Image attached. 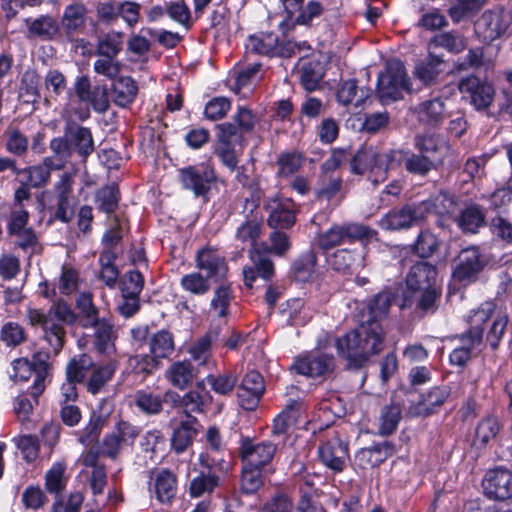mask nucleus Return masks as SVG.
<instances>
[{
	"mask_svg": "<svg viewBox=\"0 0 512 512\" xmlns=\"http://www.w3.org/2000/svg\"><path fill=\"white\" fill-rule=\"evenodd\" d=\"M244 213L245 219L237 228L235 238L252 245L250 259L253 266L243 269L244 283L248 288H252L257 277L268 280L274 272V266L272 261L260 251L261 245L256 243L261 234L263 220L259 205L254 200L245 199Z\"/></svg>",
	"mask_w": 512,
	"mask_h": 512,
	"instance_id": "1",
	"label": "nucleus"
},
{
	"mask_svg": "<svg viewBox=\"0 0 512 512\" xmlns=\"http://www.w3.org/2000/svg\"><path fill=\"white\" fill-rule=\"evenodd\" d=\"M335 347L338 355L347 360L349 368H360L370 356L383 350V328L361 323L357 329L335 338Z\"/></svg>",
	"mask_w": 512,
	"mask_h": 512,
	"instance_id": "2",
	"label": "nucleus"
},
{
	"mask_svg": "<svg viewBox=\"0 0 512 512\" xmlns=\"http://www.w3.org/2000/svg\"><path fill=\"white\" fill-rule=\"evenodd\" d=\"M26 318L31 326L42 328L43 339L53 356L60 353L65 343L66 331L63 324H73L77 319L71 307L63 300L57 301L47 313L40 309L28 308Z\"/></svg>",
	"mask_w": 512,
	"mask_h": 512,
	"instance_id": "3",
	"label": "nucleus"
},
{
	"mask_svg": "<svg viewBox=\"0 0 512 512\" xmlns=\"http://www.w3.org/2000/svg\"><path fill=\"white\" fill-rule=\"evenodd\" d=\"M52 355L51 349L47 352H37L33 355L32 360L26 358L15 359L12 362V372L10 377L15 381H27L32 374H35L31 395L37 402L38 397L45 389V379L48 376L49 364L48 359Z\"/></svg>",
	"mask_w": 512,
	"mask_h": 512,
	"instance_id": "4",
	"label": "nucleus"
},
{
	"mask_svg": "<svg viewBox=\"0 0 512 512\" xmlns=\"http://www.w3.org/2000/svg\"><path fill=\"white\" fill-rule=\"evenodd\" d=\"M389 152L380 154L374 147L359 149L350 159V171L356 175L368 172V178L373 184H379L387 179L391 169Z\"/></svg>",
	"mask_w": 512,
	"mask_h": 512,
	"instance_id": "5",
	"label": "nucleus"
},
{
	"mask_svg": "<svg viewBox=\"0 0 512 512\" xmlns=\"http://www.w3.org/2000/svg\"><path fill=\"white\" fill-rule=\"evenodd\" d=\"M374 235L373 229L362 224H334L318 235L317 244L321 249L329 250L346 242L367 241Z\"/></svg>",
	"mask_w": 512,
	"mask_h": 512,
	"instance_id": "6",
	"label": "nucleus"
},
{
	"mask_svg": "<svg viewBox=\"0 0 512 512\" xmlns=\"http://www.w3.org/2000/svg\"><path fill=\"white\" fill-rule=\"evenodd\" d=\"M409 80L404 64L400 60H390L385 72L378 76L377 93L383 102L402 97L403 91H410Z\"/></svg>",
	"mask_w": 512,
	"mask_h": 512,
	"instance_id": "7",
	"label": "nucleus"
},
{
	"mask_svg": "<svg viewBox=\"0 0 512 512\" xmlns=\"http://www.w3.org/2000/svg\"><path fill=\"white\" fill-rule=\"evenodd\" d=\"M140 434V428L127 422L119 421L113 431L104 436L101 442V454L112 460H116L125 446H133Z\"/></svg>",
	"mask_w": 512,
	"mask_h": 512,
	"instance_id": "8",
	"label": "nucleus"
},
{
	"mask_svg": "<svg viewBox=\"0 0 512 512\" xmlns=\"http://www.w3.org/2000/svg\"><path fill=\"white\" fill-rule=\"evenodd\" d=\"M178 174L183 188L193 192L196 197L206 195L216 179L214 169L208 163L181 168Z\"/></svg>",
	"mask_w": 512,
	"mask_h": 512,
	"instance_id": "9",
	"label": "nucleus"
},
{
	"mask_svg": "<svg viewBox=\"0 0 512 512\" xmlns=\"http://www.w3.org/2000/svg\"><path fill=\"white\" fill-rule=\"evenodd\" d=\"M493 310L494 303L492 301H485L468 315L467 322L469 329L467 332L461 334L459 339L461 341L460 347H469V354H472V351L482 342L483 326L486 324Z\"/></svg>",
	"mask_w": 512,
	"mask_h": 512,
	"instance_id": "10",
	"label": "nucleus"
},
{
	"mask_svg": "<svg viewBox=\"0 0 512 512\" xmlns=\"http://www.w3.org/2000/svg\"><path fill=\"white\" fill-rule=\"evenodd\" d=\"M292 368L300 375L307 377H323L332 374L335 369L333 355L311 351L297 357Z\"/></svg>",
	"mask_w": 512,
	"mask_h": 512,
	"instance_id": "11",
	"label": "nucleus"
},
{
	"mask_svg": "<svg viewBox=\"0 0 512 512\" xmlns=\"http://www.w3.org/2000/svg\"><path fill=\"white\" fill-rule=\"evenodd\" d=\"M418 207H421L423 218L426 213L438 216L437 224L441 228L448 227L449 221L455 218L458 211L455 196L447 191H439L437 194L431 195L428 199L422 201Z\"/></svg>",
	"mask_w": 512,
	"mask_h": 512,
	"instance_id": "12",
	"label": "nucleus"
},
{
	"mask_svg": "<svg viewBox=\"0 0 512 512\" xmlns=\"http://www.w3.org/2000/svg\"><path fill=\"white\" fill-rule=\"evenodd\" d=\"M388 159L391 161V169L396 168L403 162L405 170L409 174L420 177H426L438 166L436 159L410 150H391Z\"/></svg>",
	"mask_w": 512,
	"mask_h": 512,
	"instance_id": "13",
	"label": "nucleus"
},
{
	"mask_svg": "<svg viewBox=\"0 0 512 512\" xmlns=\"http://www.w3.org/2000/svg\"><path fill=\"white\" fill-rule=\"evenodd\" d=\"M511 15L504 10L485 11L475 23V31L484 41H493L505 33L511 24Z\"/></svg>",
	"mask_w": 512,
	"mask_h": 512,
	"instance_id": "14",
	"label": "nucleus"
},
{
	"mask_svg": "<svg viewBox=\"0 0 512 512\" xmlns=\"http://www.w3.org/2000/svg\"><path fill=\"white\" fill-rule=\"evenodd\" d=\"M487 497L494 500H507L512 497V471L507 468L489 470L482 481Z\"/></svg>",
	"mask_w": 512,
	"mask_h": 512,
	"instance_id": "15",
	"label": "nucleus"
},
{
	"mask_svg": "<svg viewBox=\"0 0 512 512\" xmlns=\"http://www.w3.org/2000/svg\"><path fill=\"white\" fill-rule=\"evenodd\" d=\"M328 265L336 272L343 274L354 273L366 266L365 247L337 249L329 255Z\"/></svg>",
	"mask_w": 512,
	"mask_h": 512,
	"instance_id": "16",
	"label": "nucleus"
},
{
	"mask_svg": "<svg viewBox=\"0 0 512 512\" xmlns=\"http://www.w3.org/2000/svg\"><path fill=\"white\" fill-rule=\"evenodd\" d=\"M421 220H423L421 207L405 205L388 211L379 220V226L384 230L396 231L408 229Z\"/></svg>",
	"mask_w": 512,
	"mask_h": 512,
	"instance_id": "17",
	"label": "nucleus"
},
{
	"mask_svg": "<svg viewBox=\"0 0 512 512\" xmlns=\"http://www.w3.org/2000/svg\"><path fill=\"white\" fill-rule=\"evenodd\" d=\"M276 449L271 441L254 443L246 438L241 442L239 453L244 463L262 469L272 461Z\"/></svg>",
	"mask_w": 512,
	"mask_h": 512,
	"instance_id": "18",
	"label": "nucleus"
},
{
	"mask_svg": "<svg viewBox=\"0 0 512 512\" xmlns=\"http://www.w3.org/2000/svg\"><path fill=\"white\" fill-rule=\"evenodd\" d=\"M484 264L477 247H467L460 251L453 269V277L460 282H472L477 278Z\"/></svg>",
	"mask_w": 512,
	"mask_h": 512,
	"instance_id": "19",
	"label": "nucleus"
},
{
	"mask_svg": "<svg viewBox=\"0 0 512 512\" xmlns=\"http://www.w3.org/2000/svg\"><path fill=\"white\" fill-rule=\"evenodd\" d=\"M459 90L462 94L470 97L471 103L478 110L489 107L495 94L491 84L482 82L475 76L462 79L459 83Z\"/></svg>",
	"mask_w": 512,
	"mask_h": 512,
	"instance_id": "20",
	"label": "nucleus"
},
{
	"mask_svg": "<svg viewBox=\"0 0 512 512\" xmlns=\"http://www.w3.org/2000/svg\"><path fill=\"white\" fill-rule=\"evenodd\" d=\"M266 208L269 211L268 224L270 227L288 229L294 225L296 207L290 198L271 199Z\"/></svg>",
	"mask_w": 512,
	"mask_h": 512,
	"instance_id": "21",
	"label": "nucleus"
},
{
	"mask_svg": "<svg viewBox=\"0 0 512 512\" xmlns=\"http://www.w3.org/2000/svg\"><path fill=\"white\" fill-rule=\"evenodd\" d=\"M75 93L80 101L90 104L96 112H105L109 107L107 90L101 86H91L86 76L78 77Z\"/></svg>",
	"mask_w": 512,
	"mask_h": 512,
	"instance_id": "22",
	"label": "nucleus"
},
{
	"mask_svg": "<svg viewBox=\"0 0 512 512\" xmlns=\"http://www.w3.org/2000/svg\"><path fill=\"white\" fill-rule=\"evenodd\" d=\"M64 134L68 137L71 147L79 156L87 158L94 150V140L89 128L68 119L64 126Z\"/></svg>",
	"mask_w": 512,
	"mask_h": 512,
	"instance_id": "23",
	"label": "nucleus"
},
{
	"mask_svg": "<svg viewBox=\"0 0 512 512\" xmlns=\"http://www.w3.org/2000/svg\"><path fill=\"white\" fill-rule=\"evenodd\" d=\"M413 145L420 154L436 159L438 165L443 163L444 155L448 149L445 139L431 132L416 134Z\"/></svg>",
	"mask_w": 512,
	"mask_h": 512,
	"instance_id": "24",
	"label": "nucleus"
},
{
	"mask_svg": "<svg viewBox=\"0 0 512 512\" xmlns=\"http://www.w3.org/2000/svg\"><path fill=\"white\" fill-rule=\"evenodd\" d=\"M437 270L427 262L414 264L406 277L408 290L412 292L436 286Z\"/></svg>",
	"mask_w": 512,
	"mask_h": 512,
	"instance_id": "25",
	"label": "nucleus"
},
{
	"mask_svg": "<svg viewBox=\"0 0 512 512\" xmlns=\"http://www.w3.org/2000/svg\"><path fill=\"white\" fill-rule=\"evenodd\" d=\"M149 489L160 503L168 504L176 494V478L167 469L154 471L151 473Z\"/></svg>",
	"mask_w": 512,
	"mask_h": 512,
	"instance_id": "26",
	"label": "nucleus"
},
{
	"mask_svg": "<svg viewBox=\"0 0 512 512\" xmlns=\"http://www.w3.org/2000/svg\"><path fill=\"white\" fill-rule=\"evenodd\" d=\"M445 62L442 56L435 55L431 51L428 55L415 63L413 75L422 84L430 86L434 84L443 73Z\"/></svg>",
	"mask_w": 512,
	"mask_h": 512,
	"instance_id": "27",
	"label": "nucleus"
},
{
	"mask_svg": "<svg viewBox=\"0 0 512 512\" xmlns=\"http://www.w3.org/2000/svg\"><path fill=\"white\" fill-rule=\"evenodd\" d=\"M197 267L206 272L207 278L215 281L225 277L227 273V265L224 257L216 250L204 248L198 251L196 256Z\"/></svg>",
	"mask_w": 512,
	"mask_h": 512,
	"instance_id": "28",
	"label": "nucleus"
},
{
	"mask_svg": "<svg viewBox=\"0 0 512 512\" xmlns=\"http://www.w3.org/2000/svg\"><path fill=\"white\" fill-rule=\"evenodd\" d=\"M449 396L450 389L447 386L434 387L410 406L409 413L413 416L430 415L436 408L443 405Z\"/></svg>",
	"mask_w": 512,
	"mask_h": 512,
	"instance_id": "29",
	"label": "nucleus"
},
{
	"mask_svg": "<svg viewBox=\"0 0 512 512\" xmlns=\"http://www.w3.org/2000/svg\"><path fill=\"white\" fill-rule=\"evenodd\" d=\"M322 463L335 472H341L348 458L346 445L340 441L328 442L319 447L318 450Z\"/></svg>",
	"mask_w": 512,
	"mask_h": 512,
	"instance_id": "30",
	"label": "nucleus"
},
{
	"mask_svg": "<svg viewBox=\"0 0 512 512\" xmlns=\"http://www.w3.org/2000/svg\"><path fill=\"white\" fill-rule=\"evenodd\" d=\"M199 423L191 415H186V419L180 422V425L174 429L171 437L172 448L177 453L184 452L193 442L197 435Z\"/></svg>",
	"mask_w": 512,
	"mask_h": 512,
	"instance_id": "31",
	"label": "nucleus"
},
{
	"mask_svg": "<svg viewBox=\"0 0 512 512\" xmlns=\"http://www.w3.org/2000/svg\"><path fill=\"white\" fill-rule=\"evenodd\" d=\"M9 236L13 238L14 248L22 251L27 256L28 261L33 256L41 255L44 250L39 235L32 227L14 232Z\"/></svg>",
	"mask_w": 512,
	"mask_h": 512,
	"instance_id": "32",
	"label": "nucleus"
},
{
	"mask_svg": "<svg viewBox=\"0 0 512 512\" xmlns=\"http://www.w3.org/2000/svg\"><path fill=\"white\" fill-rule=\"evenodd\" d=\"M87 13V7L80 0H74L67 5L61 19L66 33L70 35L82 31L85 27Z\"/></svg>",
	"mask_w": 512,
	"mask_h": 512,
	"instance_id": "33",
	"label": "nucleus"
},
{
	"mask_svg": "<svg viewBox=\"0 0 512 512\" xmlns=\"http://www.w3.org/2000/svg\"><path fill=\"white\" fill-rule=\"evenodd\" d=\"M393 300V295L388 291H382L370 300L367 306V316L362 324L372 326L376 324L382 327L381 321L386 318Z\"/></svg>",
	"mask_w": 512,
	"mask_h": 512,
	"instance_id": "34",
	"label": "nucleus"
},
{
	"mask_svg": "<svg viewBox=\"0 0 512 512\" xmlns=\"http://www.w3.org/2000/svg\"><path fill=\"white\" fill-rule=\"evenodd\" d=\"M94 328V346L99 353L109 354L114 350L116 332L114 325L106 318H101L92 324Z\"/></svg>",
	"mask_w": 512,
	"mask_h": 512,
	"instance_id": "35",
	"label": "nucleus"
},
{
	"mask_svg": "<svg viewBox=\"0 0 512 512\" xmlns=\"http://www.w3.org/2000/svg\"><path fill=\"white\" fill-rule=\"evenodd\" d=\"M411 299L406 298L401 308L415 303L416 308L423 313H434L437 309V301L441 296V290L436 286L412 292Z\"/></svg>",
	"mask_w": 512,
	"mask_h": 512,
	"instance_id": "36",
	"label": "nucleus"
},
{
	"mask_svg": "<svg viewBox=\"0 0 512 512\" xmlns=\"http://www.w3.org/2000/svg\"><path fill=\"white\" fill-rule=\"evenodd\" d=\"M298 416V402L290 399L285 408L274 418L272 435L274 437L285 436L288 430L297 422Z\"/></svg>",
	"mask_w": 512,
	"mask_h": 512,
	"instance_id": "37",
	"label": "nucleus"
},
{
	"mask_svg": "<svg viewBox=\"0 0 512 512\" xmlns=\"http://www.w3.org/2000/svg\"><path fill=\"white\" fill-rule=\"evenodd\" d=\"M168 382L178 388L185 389L193 380L194 372L189 361H176L165 371Z\"/></svg>",
	"mask_w": 512,
	"mask_h": 512,
	"instance_id": "38",
	"label": "nucleus"
},
{
	"mask_svg": "<svg viewBox=\"0 0 512 512\" xmlns=\"http://www.w3.org/2000/svg\"><path fill=\"white\" fill-rule=\"evenodd\" d=\"M4 146L8 153L22 157L29 149L28 137L17 127L9 125L3 133Z\"/></svg>",
	"mask_w": 512,
	"mask_h": 512,
	"instance_id": "39",
	"label": "nucleus"
},
{
	"mask_svg": "<svg viewBox=\"0 0 512 512\" xmlns=\"http://www.w3.org/2000/svg\"><path fill=\"white\" fill-rule=\"evenodd\" d=\"M369 96L365 88H358L355 80H347L341 83L337 91V100L344 106L353 105L359 107Z\"/></svg>",
	"mask_w": 512,
	"mask_h": 512,
	"instance_id": "40",
	"label": "nucleus"
},
{
	"mask_svg": "<svg viewBox=\"0 0 512 512\" xmlns=\"http://www.w3.org/2000/svg\"><path fill=\"white\" fill-rule=\"evenodd\" d=\"M137 91V84L131 77L118 78L112 87L115 104L120 107L128 106L135 100Z\"/></svg>",
	"mask_w": 512,
	"mask_h": 512,
	"instance_id": "41",
	"label": "nucleus"
},
{
	"mask_svg": "<svg viewBox=\"0 0 512 512\" xmlns=\"http://www.w3.org/2000/svg\"><path fill=\"white\" fill-rule=\"evenodd\" d=\"M278 36L275 33H260L248 38L245 47L248 52L256 54L275 56Z\"/></svg>",
	"mask_w": 512,
	"mask_h": 512,
	"instance_id": "42",
	"label": "nucleus"
},
{
	"mask_svg": "<svg viewBox=\"0 0 512 512\" xmlns=\"http://www.w3.org/2000/svg\"><path fill=\"white\" fill-rule=\"evenodd\" d=\"M420 121L436 125L444 119L445 104L441 98L426 100L416 109Z\"/></svg>",
	"mask_w": 512,
	"mask_h": 512,
	"instance_id": "43",
	"label": "nucleus"
},
{
	"mask_svg": "<svg viewBox=\"0 0 512 512\" xmlns=\"http://www.w3.org/2000/svg\"><path fill=\"white\" fill-rule=\"evenodd\" d=\"M67 465L63 461L52 464L45 474V488L49 493L57 497L66 488L68 477L66 476Z\"/></svg>",
	"mask_w": 512,
	"mask_h": 512,
	"instance_id": "44",
	"label": "nucleus"
},
{
	"mask_svg": "<svg viewBox=\"0 0 512 512\" xmlns=\"http://www.w3.org/2000/svg\"><path fill=\"white\" fill-rule=\"evenodd\" d=\"M465 38L458 32L448 31L436 34L429 42V50L443 48L450 53H460L465 49Z\"/></svg>",
	"mask_w": 512,
	"mask_h": 512,
	"instance_id": "45",
	"label": "nucleus"
},
{
	"mask_svg": "<svg viewBox=\"0 0 512 512\" xmlns=\"http://www.w3.org/2000/svg\"><path fill=\"white\" fill-rule=\"evenodd\" d=\"M391 454V445L384 442L359 450L356 453V459L361 463V465H370L374 467L380 465Z\"/></svg>",
	"mask_w": 512,
	"mask_h": 512,
	"instance_id": "46",
	"label": "nucleus"
},
{
	"mask_svg": "<svg viewBox=\"0 0 512 512\" xmlns=\"http://www.w3.org/2000/svg\"><path fill=\"white\" fill-rule=\"evenodd\" d=\"M133 403L140 412L146 415H158L163 410L162 397L143 389L135 392Z\"/></svg>",
	"mask_w": 512,
	"mask_h": 512,
	"instance_id": "47",
	"label": "nucleus"
},
{
	"mask_svg": "<svg viewBox=\"0 0 512 512\" xmlns=\"http://www.w3.org/2000/svg\"><path fill=\"white\" fill-rule=\"evenodd\" d=\"M501 429L499 420L496 417L488 416L483 418L476 426L473 443L477 447L486 446L494 440Z\"/></svg>",
	"mask_w": 512,
	"mask_h": 512,
	"instance_id": "48",
	"label": "nucleus"
},
{
	"mask_svg": "<svg viewBox=\"0 0 512 512\" xmlns=\"http://www.w3.org/2000/svg\"><path fill=\"white\" fill-rule=\"evenodd\" d=\"M116 371V363L110 361L93 369L87 382V390L95 395L102 391L105 385L112 379Z\"/></svg>",
	"mask_w": 512,
	"mask_h": 512,
	"instance_id": "49",
	"label": "nucleus"
},
{
	"mask_svg": "<svg viewBox=\"0 0 512 512\" xmlns=\"http://www.w3.org/2000/svg\"><path fill=\"white\" fill-rule=\"evenodd\" d=\"M206 381L214 393L222 396H228L234 391L238 382V377L236 373L226 371L219 374H209L206 377Z\"/></svg>",
	"mask_w": 512,
	"mask_h": 512,
	"instance_id": "50",
	"label": "nucleus"
},
{
	"mask_svg": "<svg viewBox=\"0 0 512 512\" xmlns=\"http://www.w3.org/2000/svg\"><path fill=\"white\" fill-rule=\"evenodd\" d=\"M342 178L334 173H321L317 186L315 188V194L318 199L331 200L341 190Z\"/></svg>",
	"mask_w": 512,
	"mask_h": 512,
	"instance_id": "51",
	"label": "nucleus"
},
{
	"mask_svg": "<svg viewBox=\"0 0 512 512\" xmlns=\"http://www.w3.org/2000/svg\"><path fill=\"white\" fill-rule=\"evenodd\" d=\"M317 256L315 251L307 250L301 254L292 266L294 277L300 282L310 280L315 272Z\"/></svg>",
	"mask_w": 512,
	"mask_h": 512,
	"instance_id": "52",
	"label": "nucleus"
},
{
	"mask_svg": "<svg viewBox=\"0 0 512 512\" xmlns=\"http://www.w3.org/2000/svg\"><path fill=\"white\" fill-rule=\"evenodd\" d=\"M115 259L116 253L111 249H104L99 256V277L108 287H114L119 278V270L114 265Z\"/></svg>",
	"mask_w": 512,
	"mask_h": 512,
	"instance_id": "53",
	"label": "nucleus"
},
{
	"mask_svg": "<svg viewBox=\"0 0 512 512\" xmlns=\"http://www.w3.org/2000/svg\"><path fill=\"white\" fill-rule=\"evenodd\" d=\"M149 351L161 361L174 351V340L170 332L161 330L154 334L149 341Z\"/></svg>",
	"mask_w": 512,
	"mask_h": 512,
	"instance_id": "54",
	"label": "nucleus"
},
{
	"mask_svg": "<svg viewBox=\"0 0 512 512\" xmlns=\"http://www.w3.org/2000/svg\"><path fill=\"white\" fill-rule=\"evenodd\" d=\"M488 322H490V324L486 339L491 348L496 349L505 333L508 317L503 312H495L494 309L486 323Z\"/></svg>",
	"mask_w": 512,
	"mask_h": 512,
	"instance_id": "55",
	"label": "nucleus"
},
{
	"mask_svg": "<svg viewBox=\"0 0 512 512\" xmlns=\"http://www.w3.org/2000/svg\"><path fill=\"white\" fill-rule=\"evenodd\" d=\"M76 306L80 312V324L83 328L92 327V324L100 319L90 292L81 293L76 300Z\"/></svg>",
	"mask_w": 512,
	"mask_h": 512,
	"instance_id": "56",
	"label": "nucleus"
},
{
	"mask_svg": "<svg viewBox=\"0 0 512 512\" xmlns=\"http://www.w3.org/2000/svg\"><path fill=\"white\" fill-rule=\"evenodd\" d=\"M93 366V361L88 355H80L71 359L66 366V379L75 383H81Z\"/></svg>",
	"mask_w": 512,
	"mask_h": 512,
	"instance_id": "57",
	"label": "nucleus"
},
{
	"mask_svg": "<svg viewBox=\"0 0 512 512\" xmlns=\"http://www.w3.org/2000/svg\"><path fill=\"white\" fill-rule=\"evenodd\" d=\"M21 184H27L33 188L45 186L50 180V172L45 166L35 165L20 169Z\"/></svg>",
	"mask_w": 512,
	"mask_h": 512,
	"instance_id": "58",
	"label": "nucleus"
},
{
	"mask_svg": "<svg viewBox=\"0 0 512 512\" xmlns=\"http://www.w3.org/2000/svg\"><path fill=\"white\" fill-rule=\"evenodd\" d=\"M484 221L485 215L483 211L478 206L472 205L462 211L458 224L463 231L476 233L484 225Z\"/></svg>",
	"mask_w": 512,
	"mask_h": 512,
	"instance_id": "59",
	"label": "nucleus"
},
{
	"mask_svg": "<svg viewBox=\"0 0 512 512\" xmlns=\"http://www.w3.org/2000/svg\"><path fill=\"white\" fill-rule=\"evenodd\" d=\"M439 246L440 241L435 234L429 230H422L412 247L419 257L428 258L439 249Z\"/></svg>",
	"mask_w": 512,
	"mask_h": 512,
	"instance_id": "60",
	"label": "nucleus"
},
{
	"mask_svg": "<svg viewBox=\"0 0 512 512\" xmlns=\"http://www.w3.org/2000/svg\"><path fill=\"white\" fill-rule=\"evenodd\" d=\"M120 192L117 186L108 185L102 187L96 193V204L99 210L106 214L113 213L118 207Z\"/></svg>",
	"mask_w": 512,
	"mask_h": 512,
	"instance_id": "61",
	"label": "nucleus"
},
{
	"mask_svg": "<svg viewBox=\"0 0 512 512\" xmlns=\"http://www.w3.org/2000/svg\"><path fill=\"white\" fill-rule=\"evenodd\" d=\"M400 419L401 409L398 405L385 406L380 413L378 433L383 436L392 434Z\"/></svg>",
	"mask_w": 512,
	"mask_h": 512,
	"instance_id": "62",
	"label": "nucleus"
},
{
	"mask_svg": "<svg viewBox=\"0 0 512 512\" xmlns=\"http://www.w3.org/2000/svg\"><path fill=\"white\" fill-rule=\"evenodd\" d=\"M262 469L244 463L241 475V491L245 494L255 493L262 485Z\"/></svg>",
	"mask_w": 512,
	"mask_h": 512,
	"instance_id": "63",
	"label": "nucleus"
},
{
	"mask_svg": "<svg viewBox=\"0 0 512 512\" xmlns=\"http://www.w3.org/2000/svg\"><path fill=\"white\" fill-rule=\"evenodd\" d=\"M123 297H138L144 287V277L138 270L126 272L120 281Z\"/></svg>",
	"mask_w": 512,
	"mask_h": 512,
	"instance_id": "64",
	"label": "nucleus"
}]
</instances>
